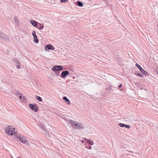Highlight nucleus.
Returning a JSON list of instances; mask_svg holds the SVG:
<instances>
[{"label":"nucleus","mask_w":158,"mask_h":158,"mask_svg":"<svg viewBox=\"0 0 158 158\" xmlns=\"http://www.w3.org/2000/svg\"><path fill=\"white\" fill-rule=\"evenodd\" d=\"M15 130L14 128L9 126L6 128L5 132L6 134L8 135H12L15 133Z\"/></svg>","instance_id":"nucleus-1"},{"label":"nucleus","mask_w":158,"mask_h":158,"mask_svg":"<svg viewBox=\"0 0 158 158\" xmlns=\"http://www.w3.org/2000/svg\"><path fill=\"white\" fill-rule=\"evenodd\" d=\"M19 138L21 142L25 143L27 145H29V143L28 142L27 139L26 137L22 135H19Z\"/></svg>","instance_id":"nucleus-2"},{"label":"nucleus","mask_w":158,"mask_h":158,"mask_svg":"<svg viewBox=\"0 0 158 158\" xmlns=\"http://www.w3.org/2000/svg\"><path fill=\"white\" fill-rule=\"evenodd\" d=\"M135 66L139 69L142 73L145 75L147 76H149L148 73L146 71L144 70L138 63L136 64Z\"/></svg>","instance_id":"nucleus-3"},{"label":"nucleus","mask_w":158,"mask_h":158,"mask_svg":"<svg viewBox=\"0 0 158 158\" xmlns=\"http://www.w3.org/2000/svg\"><path fill=\"white\" fill-rule=\"evenodd\" d=\"M0 38L2 40L6 41L8 40L9 39L8 35L1 31H0Z\"/></svg>","instance_id":"nucleus-4"},{"label":"nucleus","mask_w":158,"mask_h":158,"mask_svg":"<svg viewBox=\"0 0 158 158\" xmlns=\"http://www.w3.org/2000/svg\"><path fill=\"white\" fill-rule=\"evenodd\" d=\"M38 125L42 131V133L44 134H46L47 131L45 129V127L43 123L41 122H39L38 123Z\"/></svg>","instance_id":"nucleus-5"},{"label":"nucleus","mask_w":158,"mask_h":158,"mask_svg":"<svg viewBox=\"0 0 158 158\" xmlns=\"http://www.w3.org/2000/svg\"><path fill=\"white\" fill-rule=\"evenodd\" d=\"M30 108L32 110H34L36 112L38 110V107L36 104L30 103L29 105Z\"/></svg>","instance_id":"nucleus-6"},{"label":"nucleus","mask_w":158,"mask_h":158,"mask_svg":"<svg viewBox=\"0 0 158 158\" xmlns=\"http://www.w3.org/2000/svg\"><path fill=\"white\" fill-rule=\"evenodd\" d=\"M63 66L61 65H55L52 69L53 71H57L59 70H62L63 69Z\"/></svg>","instance_id":"nucleus-7"},{"label":"nucleus","mask_w":158,"mask_h":158,"mask_svg":"<svg viewBox=\"0 0 158 158\" xmlns=\"http://www.w3.org/2000/svg\"><path fill=\"white\" fill-rule=\"evenodd\" d=\"M74 128L76 129H82L84 128V126L82 123H77L75 124V127H74Z\"/></svg>","instance_id":"nucleus-8"},{"label":"nucleus","mask_w":158,"mask_h":158,"mask_svg":"<svg viewBox=\"0 0 158 158\" xmlns=\"http://www.w3.org/2000/svg\"><path fill=\"white\" fill-rule=\"evenodd\" d=\"M69 74V73L68 71H64L62 72L60 77L63 78H64Z\"/></svg>","instance_id":"nucleus-9"},{"label":"nucleus","mask_w":158,"mask_h":158,"mask_svg":"<svg viewBox=\"0 0 158 158\" xmlns=\"http://www.w3.org/2000/svg\"><path fill=\"white\" fill-rule=\"evenodd\" d=\"M118 125L121 127H125L128 129H129L131 128V126L130 125H126L124 123H119L118 124Z\"/></svg>","instance_id":"nucleus-10"},{"label":"nucleus","mask_w":158,"mask_h":158,"mask_svg":"<svg viewBox=\"0 0 158 158\" xmlns=\"http://www.w3.org/2000/svg\"><path fill=\"white\" fill-rule=\"evenodd\" d=\"M45 49H47L48 50H54L55 49V48L51 44H48L45 47Z\"/></svg>","instance_id":"nucleus-11"},{"label":"nucleus","mask_w":158,"mask_h":158,"mask_svg":"<svg viewBox=\"0 0 158 158\" xmlns=\"http://www.w3.org/2000/svg\"><path fill=\"white\" fill-rule=\"evenodd\" d=\"M84 139L89 144L92 145H93L94 142L92 140L89 139H87L86 138H84Z\"/></svg>","instance_id":"nucleus-12"},{"label":"nucleus","mask_w":158,"mask_h":158,"mask_svg":"<svg viewBox=\"0 0 158 158\" xmlns=\"http://www.w3.org/2000/svg\"><path fill=\"white\" fill-rule=\"evenodd\" d=\"M36 27L39 29L42 30L44 27V26L40 23H38Z\"/></svg>","instance_id":"nucleus-13"},{"label":"nucleus","mask_w":158,"mask_h":158,"mask_svg":"<svg viewBox=\"0 0 158 158\" xmlns=\"http://www.w3.org/2000/svg\"><path fill=\"white\" fill-rule=\"evenodd\" d=\"M30 23L35 27H37L38 23L35 20H31Z\"/></svg>","instance_id":"nucleus-14"},{"label":"nucleus","mask_w":158,"mask_h":158,"mask_svg":"<svg viewBox=\"0 0 158 158\" xmlns=\"http://www.w3.org/2000/svg\"><path fill=\"white\" fill-rule=\"evenodd\" d=\"M63 99L64 100H65L66 102V103L70 105V102L69 100L66 97H64L63 98Z\"/></svg>","instance_id":"nucleus-15"},{"label":"nucleus","mask_w":158,"mask_h":158,"mask_svg":"<svg viewBox=\"0 0 158 158\" xmlns=\"http://www.w3.org/2000/svg\"><path fill=\"white\" fill-rule=\"evenodd\" d=\"M14 20H15L16 24L17 26H19V20L16 17H15L14 18Z\"/></svg>","instance_id":"nucleus-16"},{"label":"nucleus","mask_w":158,"mask_h":158,"mask_svg":"<svg viewBox=\"0 0 158 158\" xmlns=\"http://www.w3.org/2000/svg\"><path fill=\"white\" fill-rule=\"evenodd\" d=\"M77 123V122L71 120L69 121V123L73 125L72 126L74 128V127H75V124Z\"/></svg>","instance_id":"nucleus-17"},{"label":"nucleus","mask_w":158,"mask_h":158,"mask_svg":"<svg viewBox=\"0 0 158 158\" xmlns=\"http://www.w3.org/2000/svg\"><path fill=\"white\" fill-rule=\"evenodd\" d=\"M77 5L80 7H82L83 6V3L79 1L77 2Z\"/></svg>","instance_id":"nucleus-18"},{"label":"nucleus","mask_w":158,"mask_h":158,"mask_svg":"<svg viewBox=\"0 0 158 158\" xmlns=\"http://www.w3.org/2000/svg\"><path fill=\"white\" fill-rule=\"evenodd\" d=\"M36 37H34V41L35 43H37L39 42V40L37 38V36Z\"/></svg>","instance_id":"nucleus-19"},{"label":"nucleus","mask_w":158,"mask_h":158,"mask_svg":"<svg viewBox=\"0 0 158 158\" xmlns=\"http://www.w3.org/2000/svg\"><path fill=\"white\" fill-rule=\"evenodd\" d=\"M35 98L40 102H41L42 101L41 98L39 96H36Z\"/></svg>","instance_id":"nucleus-20"},{"label":"nucleus","mask_w":158,"mask_h":158,"mask_svg":"<svg viewBox=\"0 0 158 158\" xmlns=\"http://www.w3.org/2000/svg\"><path fill=\"white\" fill-rule=\"evenodd\" d=\"M15 95L16 96H17L18 95H22V94L19 91H17L15 92Z\"/></svg>","instance_id":"nucleus-21"},{"label":"nucleus","mask_w":158,"mask_h":158,"mask_svg":"<svg viewBox=\"0 0 158 158\" xmlns=\"http://www.w3.org/2000/svg\"><path fill=\"white\" fill-rule=\"evenodd\" d=\"M13 61L15 62L17 64H20V63L16 59H13Z\"/></svg>","instance_id":"nucleus-22"},{"label":"nucleus","mask_w":158,"mask_h":158,"mask_svg":"<svg viewBox=\"0 0 158 158\" xmlns=\"http://www.w3.org/2000/svg\"><path fill=\"white\" fill-rule=\"evenodd\" d=\"M136 75L138 76H139L140 77H143V74L140 73H136Z\"/></svg>","instance_id":"nucleus-23"},{"label":"nucleus","mask_w":158,"mask_h":158,"mask_svg":"<svg viewBox=\"0 0 158 158\" xmlns=\"http://www.w3.org/2000/svg\"><path fill=\"white\" fill-rule=\"evenodd\" d=\"M32 35L34 37L36 38V37L37 36L35 34V31H33L32 32Z\"/></svg>","instance_id":"nucleus-24"},{"label":"nucleus","mask_w":158,"mask_h":158,"mask_svg":"<svg viewBox=\"0 0 158 158\" xmlns=\"http://www.w3.org/2000/svg\"><path fill=\"white\" fill-rule=\"evenodd\" d=\"M68 1V0H60V2L61 3H65L67 2Z\"/></svg>","instance_id":"nucleus-25"},{"label":"nucleus","mask_w":158,"mask_h":158,"mask_svg":"<svg viewBox=\"0 0 158 158\" xmlns=\"http://www.w3.org/2000/svg\"><path fill=\"white\" fill-rule=\"evenodd\" d=\"M26 99L25 98V97L24 96L23 97V98L22 99H21V101H22V102H24V101H26Z\"/></svg>","instance_id":"nucleus-26"},{"label":"nucleus","mask_w":158,"mask_h":158,"mask_svg":"<svg viewBox=\"0 0 158 158\" xmlns=\"http://www.w3.org/2000/svg\"><path fill=\"white\" fill-rule=\"evenodd\" d=\"M46 136L48 139L51 138V136L49 134H47L46 135Z\"/></svg>","instance_id":"nucleus-27"},{"label":"nucleus","mask_w":158,"mask_h":158,"mask_svg":"<svg viewBox=\"0 0 158 158\" xmlns=\"http://www.w3.org/2000/svg\"><path fill=\"white\" fill-rule=\"evenodd\" d=\"M112 89L111 87V86H109L107 88V91H110Z\"/></svg>","instance_id":"nucleus-28"},{"label":"nucleus","mask_w":158,"mask_h":158,"mask_svg":"<svg viewBox=\"0 0 158 158\" xmlns=\"http://www.w3.org/2000/svg\"><path fill=\"white\" fill-rule=\"evenodd\" d=\"M87 148L89 149H91L92 148V147L91 146H89V147H87Z\"/></svg>","instance_id":"nucleus-29"},{"label":"nucleus","mask_w":158,"mask_h":158,"mask_svg":"<svg viewBox=\"0 0 158 158\" xmlns=\"http://www.w3.org/2000/svg\"><path fill=\"white\" fill-rule=\"evenodd\" d=\"M19 65L20 64H19V65H17V67L18 69H20V66Z\"/></svg>","instance_id":"nucleus-30"},{"label":"nucleus","mask_w":158,"mask_h":158,"mask_svg":"<svg viewBox=\"0 0 158 158\" xmlns=\"http://www.w3.org/2000/svg\"><path fill=\"white\" fill-rule=\"evenodd\" d=\"M122 87V84H120V85H119L118 86V88H121Z\"/></svg>","instance_id":"nucleus-31"},{"label":"nucleus","mask_w":158,"mask_h":158,"mask_svg":"<svg viewBox=\"0 0 158 158\" xmlns=\"http://www.w3.org/2000/svg\"><path fill=\"white\" fill-rule=\"evenodd\" d=\"M22 95H20L19 96V98L21 100L22 99Z\"/></svg>","instance_id":"nucleus-32"},{"label":"nucleus","mask_w":158,"mask_h":158,"mask_svg":"<svg viewBox=\"0 0 158 158\" xmlns=\"http://www.w3.org/2000/svg\"><path fill=\"white\" fill-rule=\"evenodd\" d=\"M156 71L157 73L158 74V68H157L156 70Z\"/></svg>","instance_id":"nucleus-33"},{"label":"nucleus","mask_w":158,"mask_h":158,"mask_svg":"<svg viewBox=\"0 0 158 158\" xmlns=\"http://www.w3.org/2000/svg\"><path fill=\"white\" fill-rule=\"evenodd\" d=\"M129 152H130L131 153H133V152L132 151H129Z\"/></svg>","instance_id":"nucleus-34"},{"label":"nucleus","mask_w":158,"mask_h":158,"mask_svg":"<svg viewBox=\"0 0 158 158\" xmlns=\"http://www.w3.org/2000/svg\"><path fill=\"white\" fill-rule=\"evenodd\" d=\"M81 141L82 143L84 142V140H81Z\"/></svg>","instance_id":"nucleus-35"},{"label":"nucleus","mask_w":158,"mask_h":158,"mask_svg":"<svg viewBox=\"0 0 158 158\" xmlns=\"http://www.w3.org/2000/svg\"><path fill=\"white\" fill-rule=\"evenodd\" d=\"M57 74V75H58V76H59V73H58V74Z\"/></svg>","instance_id":"nucleus-36"},{"label":"nucleus","mask_w":158,"mask_h":158,"mask_svg":"<svg viewBox=\"0 0 158 158\" xmlns=\"http://www.w3.org/2000/svg\"><path fill=\"white\" fill-rule=\"evenodd\" d=\"M57 74V75H58V76H59V73H58V74Z\"/></svg>","instance_id":"nucleus-37"},{"label":"nucleus","mask_w":158,"mask_h":158,"mask_svg":"<svg viewBox=\"0 0 158 158\" xmlns=\"http://www.w3.org/2000/svg\"><path fill=\"white\" fill-rule=\"evenodd\" d=\"M16 158H20V157H16Z\"/></svg>","instance_id":"nucleus-38"},{"label":"nucleus","mask_w":158,"mask_h":158,"mask_svg":"<svg viewBox=\"0 0 158 158\" xmlns=\"http://www.w3.org/2000/svg\"><path fill=\"white\" fill-rule=\"evenodd\" d=\"M35 121H36V120L35 119Z\"/></svg>","instance_id":"nucleus-39"}]
</instances>
